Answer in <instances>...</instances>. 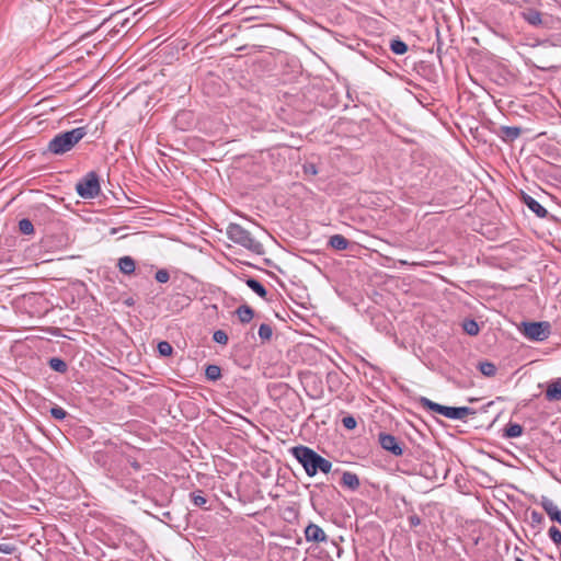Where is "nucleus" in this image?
<instances>
[{
    "label": "nucleus",
    "instance_id": "f257e3e1",
    "mask_svg": "<svg viewBox=\"0 0 561 561\" xmlns=\"http://www.w3.org/2000/svg\"><path fill=\"white\" fill-rule=\"evenodd\" d=\"M293 457L304 467L307 476L314 477L319 471L329 473L332 469V462L312 448L298 445L290 448Z\"/></svg>",
    "mask_w": 561,
    "mask_h": 561
},
{
    "label": "nucleus",
    "instance_id": "f03ea898",
    "mask_svg": "<svg viewBox=\"0 0 561 561\" xmlns=\"http://www.w3.org/2000/svg\"><path fill=\"white\" fill-rule=\"evenodd\" d=\"M87 135V127H77L57 134L47 145V150L56 156L70 151Z\"/></svg>",
    "mask_w": 561,
    "mask_h": 561
},
{
    "label": "nucleus",
    "instance_id": "7ed1b4c3",
    "mask_svg": "<svg viewBox=\"0 0 561 561\" xmlns=\"http://www.w3.org/2000/svg\"><path fill=\"white\" fill-rule=\"evenodd\" d=\"M228 239L255 254H263V244L239 224H229L227 227Z\"/></svg>",
    "mask_w": 561,
    "mask_h": 561
},
{
    "label": "nucleus",
    "instance_id": "20e7f679",
    "mask_svg": "<svg viewBox=\"0 0 561 561\" xmlns=\"http://www.w3.org/2000/svg\"><path fill=\"white\" fill-rule=\"evenodd\" d=\"M101 186L99 176L94 171L88 172L76 184L77 194L84 199H91L100 194Z\"/></svg>",
    "mask_w": 561,
    "mask_h": 561
},
{
    "label": "nucleus",
    "instance_id": "39448f33",
    "mask_svg": "<svg viewBox=\"0 0 561 561\" xmlns=\"http://www.w3.org/2000/svg\"><path fill=\"white\" fill-rule=\"evenodd\" d=\"M523 334L531 341H545L550 334V324L548 322H524Z\"/></svg>",
    "mask_w": 561,
    "mask_h": 561
},
{
    "label": "nucleus",
    "instance_id": "423d86ee",
    "mask_svg": "<svg viewBox=\"0 0 561 561\" xmlns=\"http://www.w3.org/2000/svg\"><path fill=\"white\" fill-rule=\"evenodd\" d=\"M378 442L380 446L391 453L394 456H402L403 455V448L401 443L391 434L388 433H379L378 435Z\"/></svg>",
    "mask_w": 561,
    "mask_h": 561
},
{
    "label": "nucleus",
    "instance_id": "0eeeda50",
    "mask_svg": "<svg viewBox=\"0 0 561 561\" xmlns=\"http://www.w3.org/2000/svg\"><path fill=\"white\" fill-rule=\"evenodd\" d=\"M305 538L308 542H325L328 540V536L324 530L318 526L317 524L310 523L305 529Z\"/></svg>",
    "mask_w": 561,
    "mask_h": 561
},
{
    "label": "nucleus",
    "instance_id": "6e6552de",
    "mask_svg": "<svg viewBox=\"0 0 561 561\" xmlns=\"http://www.w3.org/2000/svg\"><path fill=\"white\" fill-rule=\"evenodd\" d=\"M520 16L524 21H526L529 25L534 27H543L546 26V21L542 18L541 12L536 9L527 8L520 12Z\"/></svg>",
    "mask_w": 561,
    "mask_h": 561
},
{
    "label": "nucleus",
    "instance_id": "1a4fd4ad",
    "mask_svg": "<svg viewBox=\"0 0 561 561\" xmlns=\"http://www.w3.org/2000/svg\"><path fill=\"white\" fill-rule=\"evenodd\" d=\"M540 504L551 520L561 524V512L551 499L542 496Z\"/></svg>",
    "mask_w": 561,
    "mask_h": 561
},
{
    "label": "nucleus",
    "instance_id": "9d476101",
    "mask_svg": "<svg viewBox=\"0 0 561 561\" xmlns=\"http://www.w3.org/2000/svg\"><path fill=\"white\" fill-rule=\"evenodd\" d=\"M476 411L469 407H447L445 417L450 420H465L468 415H473Z\"/></svg>",
    "mask_w": 561,
    "mask_h": 561
},
{
    "label": "nucleus",
    "instance_id": "9b49d317",
    "mask_svg": "<svg viewBox=\"0 0 561 561\" xmlns=\"http://www.w3.org/2000/svg\"><path fill=\"white\" fill-rule=\"evenodd\" d=\"M545 397L549 402L561 400V378L553 379L548 383Z\"/></svg>",
    "mask_w": 561,
    "mask_h": 561
},
{
    "label": "nucleus",
    "instance_id": "f8f14e48",
    "mask_svg": "<svg viewBox=\"0 0 561 561\" xmlns=\"http://www.w3.org/2000/svg\"><path fill=\"white\" fill-rule=\"evenodd\" d=\"M499 136L505 142H513L522 134V128L517 126H501L499 128Z\"/></svg>",
    "mask_w": 561,
    "mask_h": 561
},
{
    "label": "nucleus",
    "instance_id": "ddd939ff",
    "mask_svg": "<svg viewBox=\"0 0 561 561\" xmlns=\"http://www.w3.org/2000/svg\"><path fill=\"white\" fill-rule=\"evenodd\" d=\"M523 201L525 205L537 215V217L546 218L548 216V210L530 195L524 194Z\"/></svg>",
    "mask_w": 561,
    "mask_h": 561
},
{
    "label": "nucleus",
    "instance_id": "4468645a",
    "mask_svg": "<svg viewBox=\"0 0 561 561\" xmlns=\"http://www.w3.org/2000/svg\"><path fill=\"white\" fill-rule=\"evenodd\" d=\"M420 404L422 408L424 409H427L430 411H433L435 413H438L440 415H444L446 414V410H447V407L446 405H442L439 403H436L425 397H421L420 400H419Z\"/></svg>",
    "mask_w": 561,
    "mask_h": 561
},
{
    "label": "nucleus",
    "instance_id": "2eb2a0df",
    "mask_svg": "<svg viewBox=\"0 0 561 561\" xmlns=\"http://www.w3.org/2000/svg\"><path fill=\"white\" fill-rule=\"evenodd\" d=\"M118 268L125 275H130L135 272L136 262L131 256H123L118 260Z\"/></svg>",
    "mask_w": 561,
    "mask_h": 561
},
{
    "label": "nucleus",
    "instance_id": "dca6fc26",
    "mask_svg": "<svg viewBox=\"0 0 561 561\" xmlns=\"http://www.w3.org/2000/svg\"><path fill=\"white\" fill-rule=\"evenodd\" d=\"M341 482L344 486L351 489L352 491L357 490L360 485L357 474L351 471L343 472Z\"/></svg>",
    "mask_w": 561,
    "mask_h": 561
},
{
    "label": "nucleus",
    "instance_id": "f3484780",
    "mask_svg": "<svg viewBox=\"0 0 561 561\" xmlns=\"http://www.w3.org/2000/svg\"><path fill=\"white\" fill-rule=\"evenodd\" d=\"M329 245L334 250L343 251L350 245V241L342 234H333L330 237Z\"/></svg>",
    "mask_w": 561,
    "mask_h": 561
},
{
    "label": "nucleus",
    "instance_id": "a211bd4d",
    "mask_svg": "<svg viewBox=\"0 0 561 561\" xmlns=\"http://www.w3.org/2000/svg\"><path fill=\"white\" fill-rule=\"evenodd\" d=\"M236 314H237L238 319L240 320V322L249 323L253 319L254 311L248 305H242L237 308Z\"/></svg>",
    "mask_w": 561,
    "mask_h": 561
},
{
    "label": "nucleus",
    "instance_id": "6ab92c4d",
    "mask_svg": "<svg viewBox=\"0 0 561 561\" xmlns=\"http://www.w3.org/2000/svg\"><path fill=\"white\" fill-rule=\"evenodd\" d=\"M245 283L248 287L251 288L257 296L264 299L266 298L267 290L257 279L250 277L245 280Z\"/></svg>",
    "mask_w": 561,
    "mask_h": 561
},
{
    "label": "nucleus",
    "instance_id": "aec40b11",
    "mask_svg": "<svg viewBox=\"0 0 561 561\" xmlns=\"http://www.w3.org/2000/svg\"><path fill=\"white\" fill-rule=\"evenodd\" d=\"M523 434V426L518 423L510 422L504 428V437L516 438Z\"/></svg>",
    "mask_w": 561,
    "mask_h": 561
},
{
    "label": "nucleus",
    "instance_id": "412c9836",
    "mask_svg": "<svg viewBox=\"0 0 561 561\" xmlns=\"http://www.w3.org/2000/svg\"><path fill=\"white\" fill-rule=\"evenodd\" d=\"M477 368L485 377L495 376L497 370L496 366L492 362H479Z\"/></svg>",
    "mask_w": 561,
    "mask_h": 561
},
{
    "label": "nucleus",
    "instance_id": "4be33fe9",
    "mask_svg": "<svg viewBox=\"0 0 561 561\" xmlns=\"http://www.w3.org/2000/svg\"><path fill=\"white\" fill-rule=\"evenodd\" d=\"M390 49L396 55H403L408 51V45L400 38H393L390 41Z\"/></svg>",
    "mask_w": 561,
    "mask_h": 561
},
{
    "label": "nucleus",
    "instance_id": "5701e85b",
    "mask_svg": "<svg viewBox=\"0 0 561 561\" xmlns=\"http://www.w3.org/2000/svg\"><path fill=\"white\" fill-rule=\"evenodd\" d=\"M48 365L53 370L60 373V374L66 373L68 369L67 363L59 357H51L48 360Z\"/></svg>",
    "mask_w": 561,
    "mask_h": 561
},
{
    "label": "nucleus",
    "instance_id": "b1692460",
    "mask_svg": "<svg viewBox=\"0 0 561 561\" xmlns=\"http://www.w3.org/2000/svg\"><path fill=\"white\" fill-rule=\"evenodd\" d=\"M206 378L210 381H216L221 377V369L217 365H208L205 369Z\"/></svg>",
    "mask_w": 561,
    "mask_h": 561
},
{
    "label": "nucleus",
    "instance_id": "393cba45",
    "mask_svg": "<svg viewBox=\"0 0 561 561\" xmlns=\"http://www.w3.org/2000/svg\"><path fill=\"white\" fill-rule=\"evenodd\" d=\"M462 329L467 334L471 336L477 335L480 331L479 324L472 319L465 320L462 323Z\"/></svg>",
    "mask_w": 561,
    "mask_h": 561
},
{
    "label": "nucleus",
    "instance_id": "a878e982",
    "mask_svg": "<svg viewBox=\"0 0 561 561\" xmlns=\"http://www.w3.org/2000/svg\"><path fill=\"white\" fill-rule=\"evenodd\" d=\"M273 335V330L270 324L262 323L259 328V336L263 342L270 341Z\"/></svg>",
    "mask_w": 561,
    "mask_h": 561
},
{
    "label": "nucleus",
    "instance_id": "bb28decb",
    "mask_svg": "<svg viewBox=\"0 0 561 561\" xmlns=\"http://www.w3.org/2000/svg\"><path fill=\"white\" fill-rule=\"evenodd\" d=\"M19 230L23 234H32L34 232V226L27 218H23L19 221Z\"/></svg>",
    "mask_w": 561,
    "mask_h": 561
},
{
    "label": "nucleus",
    "instance_id": "cd10ccee",
    "mask_svg": "<svg viewBox=\"0 0 561 561\" xmlns=\"http://www.w3.org/2000/svg\"><path fill=\"white\" fill-rule=\"evenodd\" d=\"M157 348L159 354L163 357L170 356L173 352L172 345L167 341L159 342Z\"/></svg>",
    "mask_w": 561,
    "mask_h": 561
},
{
    "label": "nucleus",
    "instance_id": "c85d7f7f",
    "mask_svg": "<svg viewBox=\"0 0 561 561\" xmlns=\"http://www.w3.org/2000/svg\"><path fill=\"white\" fill-rule=\"evenodd\" d=\"M50 415L59 421H62L68 415L67 411L61 407L55 405L50 409Z\"/></svg>",
    "mask_w": 561,
    "mask_h": 561
},
{
    "label": "nucleus",
    "instance_id": "c756f323",
    "mask_svg": "<svg viewBox=\"0 0 561 561\" xmlns=\"http://www.w3.org/2000/svg\"><path fill=\"white\" fill-rule=\"evenodd\" d=\"M550 539L557 545H561V531L556 526H551L548 530Z\"/></svg>",
    "mask_w": 561,
    "mask_h": 561
},
{
    "label": "nucleus",
    "instance_id": "7c9ffc66",
    "mask_svg": "<svg viewBox=\"0 0 561 561\" xmlns=\"http://www.w3.org/2000/svg\"><path fill=\"white\" fill-rule=\"evenodd\" d=\"M213 340L218 344H227L228 343V335L224 330H217L213 334Z\"/></svg>",
    "mask_w": 561,
    "mask_h": 561
},
{
    "label": "nucleus",
    "instance_id": "2f4dec72",
    "mask_svg": "<svg viewBox=\"0 0 561 561\" xmlns=\"http://www.w3.org/2000/svg\"><path fill=\"white\" fill-rule=\"evenodd\" d=\"M192 502L195 506L202 507L207 503L206 497L199 491L198 493L191 494Z\"/></svg>",
    "mask_w": 561,
    "mask_h": 561
},
{
    "label": "nucleus",
    "instance_id": "473e14b6",
    "mask_svg": "<svg viewBox=\"0 0 561 561\" xmlns=\"http://www.w3.org/2000/svg\"><path fill=\"white\" fill-rule=\"evenodd\" d=\"M154 278L158 283L164 284V283L169 282L170 274H169L168 270L161 268L156 272Z\"/></svg>",
    "mask_w": 561,
    "mask_h": 561
},
{
    "label": "nucleus",
    "instance_id": "72a5a7b5",
    "mask_svg": "<svg viewBox=\"0 0 561 561\" xmlns=\"http://www.w3.org/2000/svg\"><path fill=\"white\" fill-rule=\"evenodd\" d=\"M342 424L347 430H354L357 425V422L354 416L346 415L342 419Z\"/></svg>",
    "mask_w": 561,
    "mask_h": 561
},
{
    "label": "nucleus",
    "instance_id": "f704fd0d",
    "mask_svg": "<svg viewBox=\"0 0 561 561\" xmlns=\"http://www.w3.org/2000/svg\"><path fill=\"white\" fill-rule=\"evenodd\" d=\"M530 519H531L533 525H540L543 522V516L541 513H539L537 511H533L530 513Z\"/></svg>",
    "mask_w": 561,
    "mask_h": 561
},
{
    "label": "nucleus",
    "instance_id": "c9c22d12",
    "mask_svg": "<svg viewBox=\"0 0 561 561\" xmlns=\"http://www.w3.org/2000/svg\"><path fill=\"white\" fill-rule=\"evenodd\" d=\"M304 172L309 175L318 174V169L314 163H306L304 165Z\"/></svg>",
    "mask_w": 561,
    "mask_h": 561
},
{
    "label": "nucleus",
    "instance_id": "e433bc0d",
    "mask_svg": "<svg viewBox=\"0 0 561 561\" xmlns=\"http://www.w3.org/2000/svg\"><path fill=\"white\" fill-rule=\"evenodd\" d=\"M410 525L417 526L421 523V519L417 515H412L409 517Z\"/></svg>",
    "mask_w": 561,
    "mask_h": 561
},
{
    "label": "nucleus",
    "instance_id": "4c0bfd02",
    "mask_svg": "<svg viewBox=\"0 0 561 561\" xmlns=\"http://www.w3.org/2000/svg\"><path fill=\"white\" fill-rule=\"evenodd\" d=\"M12 550H13L12 547H10L9 545H4V543L0 545V552H2V553H11Z\"/></svg>",
    "mask_w": 561,
    "mask_h": 561
},
{
    "label": "nucleus",
    "instance_id": "58836bf2",
    "mask_svg": "<svg viewBox=\"0 0 561 561\" xmlns=\"http://www.w3.org/2000/svg\"><path fill=\"white\" fill-rule=\"evenodd\" d=\"M99 457H100V454H98V453H96V454L94 455V459H95L96 461H99Z\"/></svg>",
    "mask_w": 561,
    "mask_h": 561
}]
</instances>
